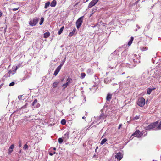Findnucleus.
Returning <instances> with one entry per match:
<instances>
[{
    "label": "nucleus",
    "instance_id": "nucleus-1",
    "mask_svg": "<svg viewBox=\"0 0 161 161\" xmlns=\"http://www.w3.org/2000/svg\"><path fill=\"white\" fill-rule=\"evenodd\" d=\"M158 123V121H156L152 123L149 125L148 126L146 127L145 129L146 130H149L155 128V130L156 128L157 127Z\"/></svg>",
    "mask_w": 161,
    "mask_h": 161
},
{
    "label": "nucleus",
    "instance_id": "nucleus-2",
    "mask_svg": "<svg viewBox=\"0 0 161 161\" xmlns=\"http://www.w3.org/2000/svg\"><path fill=\"white\" fill-rule=\"evenodd\" d=\"M137 104L139 106L142 107L145 104V99L142 97L138 99Z\"/></svg>",
    "mask_w": 161,
    "mask_h": 161
},
{
    "label": "nucleus",
    "instance_id": "nucleus-3",
    "mask_svg": "<svg viewBox=\"0 0 161 161\" xmlns=\"http://www.w3.org/2000/svg\"><path fill=\"white\" fill-rule=\"evenodd\" d=\"M83 16L79 18L77 20L76 23V27L79 29L81 26L83 22Z\"/></svg>",
    "mask_w": 161,
    "mask_h": 161
},
{
    "label": "nucleus",
    "instance_id": "nucleus-4",
    "mask_svg": "<svg viewBox=\"0 0 161 161\" xmlns=\"http://www.w3.org/2000/svg\"><path fill=\"white\" fill-rule=\"evenodd\" d=\"M38 22V19L37 18H33L31 19L29 22V24L31 26H34Z\"/></svg>",
    "mask_w": 161,
    "mask_h": 161
},
{
    "label": "nucleus",
    "instance_id": "nucleus-5",
    "mask_svg": "<svg viewBox=\"0 0 161 161\" xmlns=\"http://www.w3.org/2000/svg\"><path fill=\"white\" fill-rule=\"evenodd\" d=\"M142 133L140 132V131L138 130H137L136 131L132 134V136H135L139 137L142 136Z\"/></svg>",
    "mask_w": 161,
    "mask_h": 161
},
{
    "label": "nucleus",
    "instance_id": "nucleus-6",
    "mask_svg": "<svg viewBox=\"0 0 161 161\" xmlns=\"http://www.w3.org/2000/svg\"><path fill=\"white\" fill-rule=\"evenodd\" d=\"M106 116L104 114L102 113L101 115L97 117V119L98 121H100V122H102L103 119H105Z\"/></svg>",
    "mask_w": 161,
    "mask_h": 161
},
{
    "label": "nucleus",
    "instance_id": "nucleus-7",
    "mask_svg": "<svg viewBox=\"0 0 161 161\" xmlns=\"http://www.w3.org/2000/svg\"><path fill=\"white\" fill-rule=\"evenodd\" d=\"M98 0H93L91 1L88 5V8H90L94 6L98 2Z\"/></svg>",
    "mask_w": 161,
    "mask_h": 161
},
{
    "label": "nucleus",
    "instance_id": "nucleus-8",
    "mask_svg": "<svg viewBox=\"0 0 161 161\" xmlns=\"http://www.w3.org/2000/svg\"><path fill=\"white\" fill-rule=\"evenodd\" d=\"M70 134V132L67 131L64 136L63 137V139L66 141L69 138V135Z\"/></svg>",
    "mask_w": 161,
    "mask_h": 161
},
{
    "label": "nucleus",
    "instance_id": "nucleus-9",
    "mask_svg": "<svg viewBox=\"0 0 161 161\" xmlns=\"http://www.w3.org/2000/svg\"><path fill=\"white\" fill-rule=\"evenodd\" d=\"M115 157L118 160V161L120 160L122 158V155L120 152L116 154L115 155Z\"/></svg>",
    "mask_w": 161,
    "mask_h": 161
},
{
    "label": "nucleus",
    "instance_id": "nucleus-10",
    "mask_svg": "<svg viewBox=\"0 0 161 161\" xmlns=\"http://www.w3.org/2000/svg\"><path fill=\"white\" fill-rule=\"evenodd\" d=\"M71 80V79L70 78H68L67 80V82L66 83L63 84L62 86V87H63V89H64L65 88L67 87L68 85L69 84L70 81Z\"/></svg>",
    "mask_w": 161,
    "mask_h": 161
},
{
    "label": "nucleus",
    "instance_id": "nucleus-11",
    "mask_svg": "<svg viewBox=\"0 0 161 161\" xmlns=\"http://www.w3.org/2000/svg\"><path fill=\"white\" fill-rule=\"evenodd\" d=\"M14 148V144H12L10 146L8 150V153L9 154H10L12 152L13 149Z\"/></svg>",
    "mask_w": 161,
    "mask_h": 161
},
{
    "label": "nucleus",
    "instance_id": "nucleus-12",
    "mask_svg": "<svg viewBox=\"0 0 161 161\" xmlns=\"http://www.w3.org/2000/svg\"><path fill=\"white\" fill-rule=\"evenodd\" d=\"M61 69V68L59 67H58L55 70V71L54 72V73L53 75H54L55 76H56L58 74V72H59Z\"/></svg>",
    "mask_w": 161,
    "mask_h": 161
},
{
    "label": "nucleus",
    "instance_id": "nucleus-13",
    "mask_svg": "<svg viewBox=\"0 0 161 161\" xmlns=\"http://www.w3.org/2000/svg\"><path fill=\"white\" fill-rule=\"evenodd\" d=\"M57 4L56 1L55 0H53L52 1L51 3H50V6L51 7H54L56 6Z\"/></svg>",
    "mask_w": 161,
    "mask_h": 161
},
{
    "label": "nucleus",
    "instance_id": "nucleus-14",
    "mask_svg": "<svg viewBox=\"0 0 161 161\" xmlns=\"http://www.w3.org/2000/svg\"><path fill=\"white\" fill-rule=\"evenodd\" d=\"M76 31V29L75 28H74L73 30H72V31L70 32L69 34V36L70 37L72 36L73 35L75 34V32Z\"/></svg>",
    "mask_w": 161,
    "mask_h": 161
},
{
    "label": "nucleus",
    "instance_id": "nucleus-15",
    "mask_svg": "<svg viewBox=\"0 0 161 161\" xmlns=\"http://www.w3.org/2000/svg\"><path fill=\"white\" fill-rule=\"evenodd\" d=\"M66 57H65V58L62 60L60 64L58 67H59L61 69L62 67L63 66L64 63V62L66 60Z\"/></svg>",
    "mask_w": 161,
    "mask_h": 161
},
{
    "label": "nucleus",
    "instance_id": "nucleus-16",
    "mask_svg": "<svg viewBox=\"0 0 161 161\" xmlns=\"http://www.w3.org/2000/svg\"><path fill=\"white\" fill-rule=\"evenodd\" d=\"M155 89V88H148L147 89V93L148 94H151L152 91L153 90Z\"/></svg>",
    "mask_w": 161,
    "mask_h": 161
},
{
    "label": "nucleus",
    "instance_id": "nucleus-17",
    "mask_svg": "<svg viewBox=\"0 0 161 161\" xmlns=\"http://www.w3.org/2000/svg\"><path fill=\"white\" fill-rule=\"evenodd\" d=\"M161 130V121L159 123V125H158L157 127L155 129V130Z\"/></svg>",
    "mask_w": 161,
    "mask_h": 161
},
{
    "label": "nucleus",
    "instance_id": "nucleus-18",
    "mask_svg": "<svg viewBox=\"0 0 161 161\" xmlns=\"http://www.w3.org/2000/svg\"><path fill=\"white\" fill-rule=\"evenodd\" d=\"M112 97V95L110 94H108L106 97V100L108 101L110 100Z\"/></svg>",
    "mask_w": 161,
    "mask_h": 161
},
{
    "label": "nucleus",
    "instance_id": "nucleus-19",
    "mask_svg": "<svg viewBox=\"0 0 161 161\" xmlns=\"http://www.w3.org/2000/svg\"><path fill=\"white\" fill-rule=\"evenodd\" d=\"M50 35V33L49 32H46L44 34V37L45 38H47Z\"/></svg>",
    "mask_w": 161,
    "mask_h": 161
},
{
    "label": "nucleus",
    "instance_id": "nucleus-20",
    "mask_svg": "<svg viewBox=\"0 0 161 161\" xmlns=\"http://www.w3.org/2000/svg\"><path fill=\"white\" fill-rule=\"evenodd\" d=\"M134 38L132 36L130 38V39L128 43V45L129 46H130L131 45V44L132 43V41L133 40Z\"/></svg>",
    "mask_w": 161,
    "mask_h": 161
},
{
    "label": "nucleus",
    "instance_id": "nucleus-21",
    "mask_svg": "<svg viewBox=\"0 0 161 161\" xmlns=\"http://www.w3.org/2000/svg\"><path fill=\"white\" fill-rule=\"evenodd\" d=\"M50 4V2H48L45 3L44 6V8H47V7H48Z\"/></svg>",
    "mask_w": 161,
    "mask_h": 161
},
{
    "label": "nucleus",
    "instance_id": "nucleus-22",
    "mask_svg": "<svg viewBox=\"0 0 161 161\" xmlns=\"http://www.w3.org/2000/svg\"><path fill=\"white\" fill-rule=\"evenodd\" d=\"M107 141V139L106 138H105L103 139L100 142L101 145H103Z\"/></svg>",
    "mask_w": 161,
    "mask_h": 161
},
{
    "label": "nucleus",
    "instance_id": "nucleus-23",
    "mask_svg": "<svg viewBox=\"0 0 161 161\" xmlns=\"http://www.w3.org/2000/svg\"><path fill=\"white\" fill-rule=\"evenodd\" d=\"M64 29V26H63L60 29L59 31L58 32V34L59 35H60L61 34V33L63 32Z\"/></svg>",
    "mask_w": 161,
    "mask_h": 161
},
{
    "label": "nucleus",
    "instance_id": "nucleus-24",
    "mask_svg": "<svg viewBox=\"0 0 161 161\" xmlns=\"http://www.w3.org/2000/svg\"><path fill=\"white\" fill-rule=\"evenodd\" d=\"M58 83V82H54L53 85V87L54 88L56 87Z\"/></svg>",
    "mask_w": 161,
    "mask_h": 161
},
{
    "label": "nucleus",
    "instance_id": "nucleus-25",
    "mask_svg": "<svg viewBox=\"0 0 161 161\" xmlns=\"http://www.w3.org/2000/svg\"><path fill=\"white\" fill-rule=\"evenodd\" d=\"M140 49L142 51H145L147 50L148 49L147 47H141Z\"/></svg>",
    "mask_w": 161,
    "mask_h": 161
},
{
    "label": "nucleus",
    "instance_id": "nucleus-26",
    "mask_svg": "<svg viewBox=\"0 0 161 161\" xmlns=\"http://www.w3.org/2000/svg\"><path fill=\"white\" fill-rule=\"evenodd\" d=\"M86 74L84 73H82L81 74V78L82 79H83L85 76Z\"/></svg>",
    "mask_w": 161,
    "mask_h": 161
},
{
    "label": "nucleus",
    "instance_id": "nucleus-27",
    "mask_svg": "<svg viewBox=\"0 0 161 161\" xmlns=\"http://www.w3.org/2000/svg\"><path fill=\"white\" fill-rule=\"evenodd\" d=\"M61 123L62 125H64L66 124V121L65 119H63L61 120Z\"/></svg>",
    "mask_w": 161,
    "mask_h": 161
},
{
    "label": "nucleus",
    "instance_id": "nucleus-28",
    "mask_svg": "<svg viewBox=\"0 0 161 161\" xmlns=\"http://www.w3.org/2000/svg\"><path fill=\"white\" fill-rule=\"evenodd\" d=\"M44 20V18L43 17L41 18V20L39 23V24L40 25H42V24Z\"/></svg>",
    "mask_w": 161,
    "mask_h": 161
},
{
    "label": "nucleus",
    "instance_id": "nucleus-29",
    "mask_svg": "<svg viewBox=\"0 0 161 161\" xmlns=\"http://www.w3.org/2000/svg\"><path fill=\"white\" fill-rule=\"evenodd\" d=\"M58 141L59 143L61 144L63 142V139L62 138H59L58 139Z\"/></svg>",
    "mask_w": 161,
    "mask_h": 161
},
{
    "label": "nucleus",
    "instance_id": "nucleus-30",
    "mask_svg": "<svg viewBox=\"0 0 161 161\" xmlns=\"http://www.w3.org/2000/svg\"><path fill=\"white\" fill-rule=\"evenodd\" d=\"M37 102V100L36 99L34 100V102L32 103V106H34L35 104Z\"/></svg>",
    "mask_w": 161,
    "mask_h": 161
},
{
    "label": "nucleus",
    "instance_id": "nucleus-31",
    "mask_svg": "<svg viewBox=\"0 0 161 161\" xmlns=\"http://www.w3.org/2000/svg\"><path fill=\"white\" fill-rule=\"evenodd\" d=\"M150 28V25L149 24L145 28V30L147 31Z\"/></svg>",
    "mask_w": 161,
    "mask_h": 161
},
{
    "label": "nucleus",
    "instance_id": "nucleus-32",
    "mask_svg": "<svg viewBox=\"0 0 161 161\" xmlns=\"http://www.w3.org/2000/svg\"><path fill=\"white\" fill-rule=\"evenodd\" d=\"M139 115L136 116L133 118L134 120H137L139 118Z\"/></svg>",
    "mask_w": 161,
    "mask_h": 161
},
{
    "label": "nucleus",
    "instance_id": "nucleus-33",
    "mask_svg": "<svg viewBox=\"0 0 161 161\" xmlns=\"http://www.w3.org/2000/svg\"><path fill=\"white\" fill-rule=\"evenodd\" d=\"M28 145L27 144H25L23 147V149L24 150H26L28 148Z\"/></svg>",
    "mask_w": 161,
    "mask_h": 161
},
{
    "label": "nucleus",
    "instance_id": "nucleus-34",
    "mask_svg": "<svg viewBox=\"0 0 161 161\" xmlns=\"http://www.w3.org/2000/svg\"><path fill=\"white\" fill-rule=\"evenodd\" d=\"M19 67H20V65H17L16 66V67L15 68V69L14 70V71H14V72H15L17 70V68H18Z\"/></svg>",
    "mask_w": 161,
    "mask_h": 161
},
{
    "label": "nucleus",
    "instance_id": "nucleus-35",
    "mask_svg": "<svg viewBox=\"0 0 161 161\" xmlns=\"http://www.w3.org/2000/svg\"><path fill=\"white\" fill-rule=\"evenodd\" d=\"M127 67H129V68H132L133 67V66L132 65H131L130 64H127Z\"/></svg>",
    "mask_w": 161,
    "mask_h": 161
},
{
    "label": "nucleus",
    "instance_id": "nucleus-36",
    "mask_svg": "<svg viewBox=\"0 0 161 161\" xmlns=\"http://www.w3.org/2000/svg\"><path fill=\"white\" fill-rule=\"evenodd\" d=\"M15 83L14 82H12L9 84V86H12L14 85Z\"/></svg>",
    "mask_w": 161,
    "mask_h": 161
},
{
    "label": "nucleus",
    "instance_id": "nucleus-37",
    "mask_svg": "<svg viewBox=\"0 0 161 161\" xmlns=\"http://www.w3.org/2000/svg\"><path fill=\"white\" fill-rule=\"evenodd\" d=\"M22 96V95H19V96H18V97L19 100H20L21 99Z\"/></svg>",
    "mask_w": 161,
    "mask_h": 161
},
{
    "label": "nucleus",
    "instance_id": "nucleus-38",
    "mask_svg": "<svg viewBox=\"0 0 161 161\" xmlns=\"http://www.w3.org/2000/svg\"><path fill=\"white\" fill-rule=\"evenodd\" d=\"M19 8V7H18L16 8H14L12 9V10L13 11H16V10H18Z\"/></svg>",
    "mask_w": 161,
    "mask_h": 161
},
{
    "label": "nucleus",
    "instance_id": "nucleus-39",
    "mask_svg": "<svg viewBox=\"0 0 161 161\" xmlns=\"http://www.w3.org/2000/svg\"><path fill=\"white\" fill-rule=\"evenodd\" d=\"M27 105V103H26L25 105L23 106V107H21V108H25L26 107Z\"/></svg>",
    "mask_w": 161,
    "mask_h": 161
},
{
    "label": "nucleus",
    "instance_id": "nucleus-40",
    "mask_svg": "<svg viewBox=\"0 0 161 161\" xmlns=\"http://www.w3.org/2000/svg\"><path fill=\"white\" fill-rule=\"evenodd\" d=\"M40 106V104L39 103H38L36 105V108H38Z\"/></svg>",
    "mask_w": 161,
    "mask_h": 161
},
{
    "label": "nucleus",
    "instance_id": "nucleus-41",
    "mask_svg": "<svg viewBox=\"0 0 161 161\" xmlns=\"http://www.w3.org/2000/svg\"><path fill=\"white\" fill-rule=\"evenodd\" d=\"M122 125V124H120V125H119V127H118V129H120V127H121Z\"/></svg>",
    "mask_w": 161,
    "mask_h": 161
},
{
    "label": "nucleus",
    "instance_id": "nucleus-42",
    "mask_svg": "<svg viewBox=\"0 0 161 161\" xmlns=\"http://www.w3.org/2000/svg\"><path fill=\"white\" fill-rule=\"evenodd\" d=\"M49 154L50 155V156H52L53 155V153H49Z\"/></svg>",
    "mask_w": 161,
    "mask_h": 161
},
{
    "label": "nucleus",
    "instance_id": "nucleus-43",
    "mask_svg": "<svg viewBox=\"0 0 161 161\" xmlns=\"http://www.w3.org/2000/svg\"><path fill=\"white\" fill-rule=\"evenodd\" d=\"M107 80L106 79H105L104 80V82L106 83H107V82H108L107 81Z\"/></svg>",
    "mask_w": 161,
    "mask_h": 161
},
{
    "label": "nucleus",
    "instance_id": "nucleus-44",
    "mask_svg": "<svg viewBox=\"0 0 161 161\" xmlns=\"http://www.w3.org/2000/svg\"><path fill=\"white\" fill-rule=\"evenodd\" d=\"M136 27H137V29H139L140 28V26H138V25H136Z\"/></svg>",
    "mask_w": 161,
    "mask_h": 161
},
{
    "label": "nucleus",
    "instance_id": "nucleus-45",
    "mask_svg": "<svg viewBox=\"0 0 161 161\" xmlns=\"http://www.w3.org/2000/svg\"><path fill=\"white\" fill-rule=\"evenodd\" d=\"M2 15V13L1 12H0V17H1Z\"/></svg>",
    "mask_w": 161,
    "mask_h": 161
},
{
    "label": "nucleus",
    "instance_id": "nucleus-46",
    "mask_svg": "<svg viewBox=\"0 0 161 161\" xmlns=\"http://www.w3.org/2000/svg\"><path fill=\"white\" fill-rule=\"evenodd\" d=\"M89 0H86V1L85 2H84V3H85L86 2H87Z\"/></svg>",
    "mask_w": 161,
    "mask_h": 161
},
{
    "label": "nucleus",
    "instance_id": "nucleus-47",
    "mask_svg": "<svg viewBox=\"0 0 161 161\" xmlns=\"http://www.w3.org/2000/svg\"><path fill=\"white\" fill-rule=\"evenodd\" d=\"M2 86V84H1L0 85V89L1 88Z\"/></svg>",
    "mask_w": 161,
    "mask_h": 161
},
{
    "label": "nucleus",
    "instance_id": "nucleus-48",
    "mask_svg": "<svg viewBox=\"0 0 161 161\" xmlns=\"http://www.w3.org/2000/svg\"><path fill=\"white\" fill-rule=\"evenodd\" d=\"M86 117H85L84 116H83L82 117V119H86Z\"/></svg>",
    "mask_w": 161,
    "mask_h": 161
},
{
    "label": "nucleus",
    "instance_id": "nucleus-49",
    "mask_svg": "<svg viewBox=\"0 0 161 161\" xmlns=\"http://www.w3.org/2000/svg\"><path fill=\"white\" fill-rule=\"evenodd\" d=\"M53 149L54 150H56V148H55V147H54L53 148Z\"/></svg>",
    "mask_w": 161,
    "mask_h": 161
},
{
    "label": "nucleus",
    "instance_id": "nucleus-50",
    "mask_svg": "<svg viewBox=\"0 0 161 161\" xmlns=\"http://www.w3.org/2000/svg\"><path fill=\"white\" fill-rule=\"evenodd\" d=\"M53 154H55L56 153V152H54L53 153Z\"/></svg>",
    "mask_w": 161,
    "mask_h": 161
},
{
    "label": "nucleus",
    "instance_id": "nucleus-51",
    "mask_svg": "<svg viewBox=\"0 0 161 161\" xmlns=\"http://www.w3.org/2000/svg\"><path fill=\"white\" fill-rule=\"evenodd\" d=\"M64 80V79H62L61 80V81H63Z\"/></svg>",
    "mask_w": 161,
    "mask_h": 161
},
{
    "label": "nucleus",
    "instance_id": "nucleus-52",
    "mask_svg": "<svg viewBox=\"0 0 161 161\" xmlns=\"http://www.w3.org/2000/svg\"><path fill=\"white\" fill-rule=\"evenodd\" d=\"M115 84V83H114V84H113V86H114V85Z\"/></svg>",
    "mask_w": 161,
    "mask_h": 161
},
{
    "label": "nucleus",
    "instance_id": "nucleus-53",
    "mask_svg": "<svg viewBox=\"0 0 161 161\" xmlns=\"http://www.w3.org/2000/svg\"><path fill=\"white\" fill-rule=\"evenodd\" d=\"M19 146L20 147L21 146V145L20 144V145H19Z\"/></svg>",
    "mask_w": 161,
    "mask_h": 161
},
{
    "label": "nucleus",
    "instance_id": "nucleus-54",
    "mask_svg": "<svg viewBox=\"0 0 161 161\" xmlns=\"http://www.w3.org/2000/svg\"><path fill=\"white\" fill-rule=\"evenodd\" d=\"M135 56H137V55H136V54H134V55Z\"/></svg>",
    "mask_w": 161,
    "mask_h": 161
},
{
    "label": "nucleus",
    "instance_id": "nucleus-55",
    "mask_svg": "<svg viewBox=\"0 0 161 161\" xmlns=\"http://www.w3.org/2000/svg\"><path fill=\"white\" fill-rule=\"evenodd\" d=\"M97 148H98V147H97V148H96V149H97Z\"/></svg>",
    "mask_w": 161,
    "mask_h": 161
},
{
    "label": "nucleus",
    "instance_id": "nucleus-56",
    "mask_svg": "<svg viewBox=\"0 0 161 161\" xmlns=\"http://www.w3.org/2000/svg\"><path fill=\"white\" fill-rule=\"evenodd\" d=\"M136 31H137V29H136Z\"/></svg>",
    "mask_w": 161,
    "mask_h": 161
}]
</instances>
